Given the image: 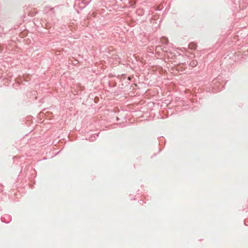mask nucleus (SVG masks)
<instances>
[{"label": "nucleus", "mask_w": 248, "mask_h": 248, "mask_svg": "<svg viewBox=\"0 0 248 248\" xmlns=\"http://www.w3.org/2000/svg\"><path fill=\"white\" fill-rule=\"evenodd\" d=\"M197 63H198V62H197V61L193 60L190 62L189 65L190 66H191L192 67H194L197 65Z\"/></svg>", "instance_id": "nucleus-1"}, {"label": "nucleus", "mask_w": 248, "mask_h": 248, "mask_svg": "<svg viewBox=\"0 0 248 248\" xmlns=\"http://www.w3.org/2000/svg\"><path fill=\"white\" fill-rule=\"evenodd\" d=\"M161 41L164 44H167L168 42V40L166 37H162L161 38Z\"/></svg>", "instance_id": "nucleus-2"}, {"label": "nucleus", "mask_w": 248, "mask_h": 248, "mask_svg": "<svg viewBox=\"0 0 248 248\" xmlns=\"http://www.w3.org/2000/svg\"><path fill=\"white\" fill-rule=\"evenodd\" d=\"M189 47L191 49H196V45L194 43H191L189 45Z\"/></svg>", "instance_id": "nucleus-3"}]
</instances>
